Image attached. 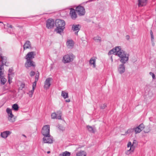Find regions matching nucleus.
Segmentation results:
<instances>
[{
    "instance_id": "obj_1",
    "label": "nucleus",
    "mask_w": 156,
    "mask_h": 156,
    "mask_svg": "<svg viewBox=\"0 0 156 156\" xmlns=\"http://www.w3.org/2000/svg\"><path fill=\"white\" fill-rule=\"evenodd\" d=\"M55 24L56 28L55 30V31L57 33L61 34L63 32L65 28V22L62 20L57 19L55 21Z\"/></svg>"
},
{
    "instance_id": "obj_2",
    "label": "nucleus",
    "mask_w": 156,
    "mask_h": 156,
    "mask_svg": "<svg viewBox=\"0 0 156 156\" xmlns=\"http://www.w3.org/2000/svg\"><path fill=\"white\" fill-rule=\"evenodd\" d=\"M75 58V56L72 53L66 55L63 57L62 62L64 63H69L72 62Z\"/></svg>"
},
{
    "instance_id": "obj_3",
    "label": "nucleus",
    "mask_w": 156,
    "mask_h": 156,
    "mask_svg": "<svg viewBox=\"0 0 156 156\" xmlns=\"http://www.w3.org/2000/svg\"><path fill=\"white\" fill-rule=\"evenodd\" d=\"M120 53V54L118 56L120 58V61L122 63V64H124L128 60L129 55L125 51L122 53Z\"/></svg>"
},
{
    "instance_id": "obj_4",
    "label": "nucleus",
    "mask_w": 156,
    "mask_h": 156,
    "mask_svg": "<svg viewBox=\"0 0 156 156\" xmlns=\"http://www.w3.org/2000/svg\"><path fill=\"white\" fill-rule=\"evenodd\" d=\"M124 51L121 50L120 47H116L115 48H113L110 50L108 53V55L113 54L114 55L119 56V55L120 54V52H123Z\"/></svg>"
},
{
    "instance_id": "obj_5",
    "label": "nucleus",
    "mask_w": 156,
    "mask_h": 156,
    "mask_svg": "<svg viewBox=\"0 0 156 156\" xmlns=\"http://www.w3.org/2000/svg\"><path fill=\"white\" fill-rule=\"evenodd\" d=\"M1 48L0 47V61L1 62V64L0 65V70H2L3 69V66L4 65L7 66L6 64L7 58L5 56H2V55Z\"/></svg>"
},
{
    "instance_id": "obj_6",
    "label": "nucleus",
    "mask_w": 156,
    "mask_h": 156,
    "mask_svg": "<svg viewBox=\"0 0 156 156\" xmlns=\"http://www.w3.org/2000/svg\"><path fill=\"white\" fill-rule=\"evenodd\" d=\"M41 133L44 136L46 135H49V125H46L44 126L41 130Z\"/></svg>"
},
{
    "instance_id": "obj_7",
    "label": "nucleus",
    "mask_w": 156,
    "mask_h": 156,
    "mask_svg": "<svg viewBox=\"0 0 156 156\" xmlns=\"http://www.w3.org/2000/svg\"><path fill=\"white\" fill-rule=\"evenodd\" d=\"M6 111L8 115V120L11 122H14L15 121V119L14 117V115L12 113L11 109L9 108H7L6 109Z\"/></svg>"
},
{
    "instance_id": "obj_8",
    "label": "nucleus",
    "mask_w": 156,
    "mask_h": 156,
    "mask_svg": "<svg viewBox=\"0 0 156 156\" xmlns=\"http://www.w3.org/2000/svg\"><path fill=\"white\" fill-rule=\"evenodd\" d=\"M43 141L44 143L51 144L53 142V137L50 134L49 135L44 136Z\"/></svg>"
},
{
    "instance_id": "obj_9",
    "label": "nucleus",
    "mask_w": 156,
    "mask_h": 156,
    "mask_svg": "<svg viewBox=\"0 0 156 156\" xmlns=\"http://www.w3.org/2000/svg\"><path fill=\"white\" fill-rule=\"evenodd\" d=\"M76 11L80 16H83L85 14V10L83 6H78L76 8Z\"/></svg>"
},
{
    "instance_id": "obj_10",
    "label": "nucleus",
    "mask_w": 156,
    "mask_h": 156,
    "mask_svg": "<svg viewBox=\"0 0 156 156\" xmlns=\"http://www.w3.org/2000/svg\"><path fill=\"white\" fill-rule=\"evenodd\" d=\"M55 23L54 20L48 19L46 22V27L48 29H51L54 26Z\"/></svg>"
},
{
    "instance_id": "obj_11",
    "label": "nucleus",
    "mask_w": 156,
    "mask_h": 156,
    "mask_svg": "<svg viewBox=\"0 0 156 156\" xmlns=\"http://www.w3.org/2000/svg\"><path fill=\"white\" fill-rule=\"evenodd\" d=\"M36 55V52L34 51H31L28 53L25 58L26 60H32L34 58Z\"/></svg>"
},
{
    "instance_id": "obj_12",
    "label": "nucleus",
    "mask_w": 156,
    "mask_h": 156,
    "mask_svg": "<svg viewBox=\"0 0 156 156\" xmlns=\"http://www.w3.org/2000/svg\"><path fill=\"white\" fill-rule=\"evenodd\" d=\"M25 66L27 69L31 66L35 67V62L32 60H27L25 64Z\"/></svg>"
},
{
    "instance_id": "obj_13",
    "label": "nucleus",
    "mask_w": 156,
    "mask_h": 156,
    "mask_svg": "<svg viewBox=\"0 0 156 156\" xmlns=\"http://www.w3.org/2000/svg\"><path fill=\"white\" fill-rule=\"evenodd\" d=\"M81 28V26L79 24H73L72 26V30L75 32V34L77 35L78 33Z\"/></svg>"
},
{
    "instance_id": "obj_14",
    "label": "nucleus",
    "mask_w": 156,
    "mask_h": 156,
    "mask_svg": "<svg viewBox=\"0 0 156 156\" xmlns=\"http://www.w3.org/2000/svg\"><path fill=\"white\" fill-rule=\"evenodd\" d=\"M11 133V132L9 131H5L1 133V136L4 139L6 138Z\"/></svg>"
},
{
    "instance_id": "obj_15",
    "label": "nucleus",
    "mask_w": 156,
    "mask_h": 156,
    "mask_svg": "<svg viewBox=\"0 0 156 156\" xmlns=\"http://www.w3.org/2000/svg\"><path fill=\"white\" fill-rule=\"evenodd\" d=\"M76 11L74 9L72 8L70 9V15L71 18L73 20L75 19L77 17V15Z\"/></svg>"
},
{
    "instance_id": "obj_16",
    "label": "nucleus",
    "mask_w": 156,
    "mask_h": 156,
    "mask_svg": "<svg viewBox=\"0 0 156 156\" xmlns=\"http://www.w3.org/2000/svg\"><path fill=\"white\" fill-rule=\"evenodd\" d=\"M118 70L119 73L122 74L125 71V67L123 64L120 65L118 68Z\"/></svg>"
},
{
    "instance_id": "obj_17",
    "label": "nucleus",
    "mask_w": 156,
    "mask_h": 156,
    "mask_svg": "<svg viewBox=\"0 0 156 156\" xmlns=\"http://www.w3.org/2000/svg\"><path fill=\"white\" fill-rule=\"evenodd\" d=\"M52 80V78L50 77L48 78L46 80L44 83V87L46 89L49 88L51 85L50 82Z\"/></svg>"
},
{
    "instance_id": "obj_18",
    "label": "nucleus",
    "mask_w": 156,
    "mask_h": 156,
    "mask_svg": "<svg viewBox=\"0 0 156 156\" xmlns=\"http://www.w3.org/2000/svg\"><path fill=\"white\" fill-rule=\"evenodd\" d=\"M147 0H138V5L139 7L145 5L147 3Z\"/></svg>"
},
{
    "instance_id": "obj_19",
    "label": "nucleus",
    "mask_w": 156,
    "mask_h": 156,
    "mask_svg": "<svg viewBox=\"0 0 156 156\" xmlns=\"http://www.w3.org/2000/svg\"><path fill=\"white\" fill-rule=\"evenodd\" d=\"M31 43L29 41H26L24 45L23 49L25 50L28 48H31Z\"/></svg>"
},
{
    "instance_id": "obj_20",
    "label": "nucleus",
    "mask_w": 156,
    "mask_h": 156,
    "mask_svg": "<svg viewBox=\"0 0 156 156\" xmlns=\"http://www.w3.org/2000/svg\"><path fill=\"white\" fill-rule=\"evenodd\" d=\"M66 44L69 48H72L74 45L73 41L72 40H68Z\"/></svg>"
},
{
    "instance_id": "obj_21",
    "label": "nucleus",
    "mask_w": 156,
    "mask_h": 156,
    "mask_svg": "<svg viewBox=\"0 0 156 156\" xmlns=\"http://www.w3.org/2000/svg\"><path fill=\"white\" fill-rule=\"evenodd\" d=\"M95 61L96 59L94 58H90V64L91 65H93V67L94 68L95 67Z\"/></svg>"
},
{
    "instance_id": "obj_22",
    "label": "nucleus",
    "mask_w": 156,
    "mask_h": 156,
    "mask_svg": "<svg viewBox=\"0 0 156 156\" xmlns=\"http://www.w3.org/2000/svg\"><path fill=\"white\" fill-rule=\"evenodd\" d=\"M76 156H86V153L84 151H81L76 153Z\"/></svg>"
},
{
    "instance_id": "obj_23",
    "label": "nucleus",
    "mask_w": 156,
    "mask_h": 156,
    "mask_svg": "<svg viewBox=\"0 0 156 156\" xmlns=\"http://www.w3.org/2000/svg\"><path fill=\"white\" fill-rule=\"evenodd\" d=\"M61 95L65 99L68 97V93L65 92V91H62Z\"/></svg>"
},
{
    "instance_id": "obj_24",
    "label": "nucleus",
    "mask_w": 156,
    "mask_h": 156,
    "mask_svg": "<svg viewBox=\"0 0 156 156\" xmlns=\"http://www.w3.org/2000/svg\"><path fill=\"white\" fill-rule=\"evenodd\" d=\"M87 128L88 129L89 131L91 133H94L95 131L94 130L93 127L91 126H87Z\"/></svg>"
},
{
    "instance_id": "obj_25",
    "label": "nucleus",
    "mask_w": 156,
    "mask_h": 156,
    "mask_svg": "<svg viewBox=\"0 0 156 156\" xmlns=\"http://www.w3.org/2000/svg\"><path fill=\"white\" fill-rule=\"evenodd\" d=\"M131 130H134L135 134L139 133L142 131L140 129L137 127L133 128V129H131Z\"/></svg>"
},
{
    "instance_id": "obj_26",
    "label": "nucleus",
    "mask_w": 156,
    "mask_h": 156,
    "mask_svg": "<svg viewBox=\"0 0 156 156\" xmlns=\"http://www.w3.org/2000/svg\"><path fill=\"white\" fill-rule=\"evenodd\" d=\"M12 109L15 111H17L18 110L19 107L16 104H13L12 106Z\"/></svg>"
},
{
    "instance_id": "obj_27",
    "label": "nucleus",
    "mask_w": 156,
    "mask_h": 156,
    "mask_svg": "<svg viewBox=\"0 0 156 156\" xmlns=\"http://www.w3.org/2000/svg\"><path fill=\"white\" fill-rule=\"evenodd\" d=\"M12 70H13V69H10V68L9 69V73L8 74V82H9V84H10L11 83L10 78V76H9V75L11 74Z\"/></svg>"
},
{
    "instance_id": "obj_28",
    "label": "nucleus",
    "mask_w": 156,
    "mask_h": 156,
    "mask_svg": "<svg viewBox=\"0 0 156 156\" xmlns=\"http://www.w3.org/2000/svg\"><path fill=\"white\" fill-rule=\"evenodd\" d=\"M1 79V83L2 84H4L6 81V80L5 78H3L2 77V78H0Z\"/></svg>"
},
{
    "instance_id": "obj_29",
    "label": "nucleus",
    "mask_w": 156,
    "mask_h": 156,
    "mask_svg": "<svg viewBox=\"0 0 156 156\" xmlns=\"http://www.w3.org/2000/svg\"><path fill=\"white\" fill-rule=\"evenodd\" d=\"M133 146V145H132V143H131V142H129L127 144V147H130V148L129 150L127 151V153L129 152L130 151H131V147Z\"/></svg>"
},
{
    "instance_id": "obj_30",
    "label": "nucleus",
    "mask_w": 156,
    "mask_h": 156,
    "mask_svg": "<svg viewBox=\"0 0 156 156\" xmlns=\"http://www.w3.org/2000/svg\"><path fill=\"white\" fill-rule=\"evenodd\" d=\"M137 127L139 128L142 131L144 128V126L143 123H141Z\"/></svg>"
},
{
    "instance_id": "obj_31",
    "label": "nucleus",
    "mask_w": 156,
    "mask_h": 156,
    "mask_svg": "<svg viewBox=\"0 0 156 156\" xmlns=\"http://www.w3.org/2000/svg\"><path fill=\"white\" fill-rule=\"evenodd\" d=\"M94 39L97 42H100L101 41V37L98 36L95 37L94 38Z\"/></svg>"
},
{
    "instance_id": "obj_32",
    "label": "nucleus",
    "mask_w": 156,
    "mask_h": 156,
    "mask_svg": "<svg viewBox=\"0 0 156 156\" xmlns=\"http://www.w3.org/2000/svg\"><path fill=\"white\" fill-rule=\"evenodd\" d=\"M64 156H69L70 155V153L68 151H66L63 153Z\"/></svg>"
},
{
    "instance_id": "obj_33",
    "label": "nucleus",
    "mask_w": 156,
    "mask_h": 156,
    "mask_svg": "<svg viewBox=\"0 0 156 156\" xmlns=\"http://www.w3.org/2000/svg\"><path fill=\"white\" fill-rule=\"evenodd\" d=\"M57 114L55 113H52L51 115V116L52 119H56L57 117Z\"/></svg>"
},
{
    "instance_id": "obj_34",
    "label": "nucleus",
    "mask_w": 156,
    "mask_h": 156,
    "mask_svg": "<svg viewBox=\"0 0 156 156\" xmlns=\"http://www.w3.org/2000/svg\"><path fill=\"white\" fill-rule=\"evenodd\" d=\"M106 106V104L105 103L101 104L100 106V107L101 109H104L105 108Z\"/></svg>"
},
{
    "instance_id": "obj_35",
    "label": "nucleus",
    "mask_w": 156,
    "mask_h": 156,
    "mask_svg": "<svg viewBox=\"0 0 156 156\" xmlns=\"http://www.w3.org/2000/svg\"><path fill=\"white\" fill-rule=\"evenodd\" d=\"M34 88L33 87H32V90H31L29 92L30 93V94L29 96L30 97H32L33 94L34 93Z\"/></svg>"
},
{
    "instance_id": "obj_36",
    "label": "nucleus",
    "mask_w": 156,
    "mask_h": 156,
    "mask_svg": "<svg viewBox=\"0 0 156 156\" xmlns=\"http://www.w3.org/2000/svg\"><path fill=\"white\" fill-rule=\"evenodd\" d=\"M25 86V84L23 83H21L20 84V87H19V88L20 90H22L24 88Z\"/></svg>"
},
{
    "instance_id": "obj_37",
    "label": "nucleus",
    "mask_w": 156,
    "mask_h": 156,
    "mask_svg": "<svg viewBox=\"0 0 156 156\" xmlns=\"http://www.w3.org/2000/svg\"><path fill=\"white\" fill-rule=\"evenodd\" d=\"M39 74L38 73L37 74H36V75L35 76V81H38V78H39Z\"/></svg>"
},
{
    "instance_id": "obj_38",
    "label": "nucleus",
    "mask_w": 156,
    "mask_h": 156,
    "mask_svg": "<svg viewBox=\"0 0 156 156\" xmlns=\"http://www.w3.org/2000/svg\"><path fill=\"white\" fill-rule=\"evenodd\" d=\"M149 74L151 76H152V77L153 79H154L155 78V75L154 73H152L151 72H150Z\"/></svg>"
},
{
    "instance_id": "obj_39",
    "label": "nucleus",
    "mask_w": 156,
    "mask_h": 156,
    "mask_svg": "<svg viewBox=\"0 0 156 156\" xmlns=\"http://www.w3.org/2000/svg\"><path fill=\"white\" fill-rule=\"evenodd\" d=\"M37 81H36L35 80L34 82L33 83L32 87H34L35 88V87H36V85L37 83Z\"/></svg>"
},
{
    "instance_id": "obj_40",
    "label": "nucleus",
    "mask_w": 156,
    "mask_h": 156,
    "mask_svg": "<svg viewBox=\"0 0 156 156\" xmlns=\"http://www.w3.org/2000/svg\"><path fill=\"white\" fill-rule=\"evenodd\" d=\"M131 130V129H128L127 131H126L125 132V133L124 134H122V135H126V134H127L128 133H129L130 132Z\"/></svg>"
},
{
    "instance_id": "obj_41",
    "label": "nucleus",
    "mask_w": 156,
    "mask_h": 156,
    "mask_svg": "<svg viewBox=\"0 0 156 156\" xmlns=\"http://www.w3.org/2000/svg\"><path fill=\"white\" fill-rule=\"evenodd\" d=\"M35 74V72L34 71H32L30 73V75L31 76H32Z\"/></svg>"
},
{
    "instance_id": "obj_42",
    "label": "nucleus",
    "mask_w": 156,
    "mask_h": 156,
    "mask_svg": "<svg viewBox=\"0 0 156 156\" xmlns=\"http://www.w3.org/2000/svg\"><path fill=\"white\" fill-rule=\"evenodd\" d=\"M61 115L60 114L59 115H57V117L56 119H61Z\"/></svg>"
},
{
    "instance_id": "obj_43",
    "label": "nucleus",
    "mask_w": 156,
    "mask_h": 156,
    "mask_svg": "<svg viewBox=\"0 0 156 156\" xmlns=\"http://www.w3.org/2000/svg\"><path fill=\"white\" fill-rule=\"evenodd\" d=\"M2 70H0V79L3 77L2 76V75L3 74V73L1 71Z\"/></svg>"
},
{
    "instance_id": "obj_44",
    "label": "nucleus",
    "mask_w": 156,
    "mask_h": 156,
    "mask_svg": "<svg viewBox=\"0 0 156 156\" xmlns=\"http://www.w3.org/2000/svg\"><path fill=\"white\" fill-rule=\"evenodd\" d=\"M151 38L152 42H153V41H154V36H151Z\"/></svg>"
},
{
    "instance_id": "obj_45",
    "label": "nucleus",
    "mask_w": 156,
    "mask_h": 156,
    "mask_svg": "<svg viewBox=\"0 0 156 156\" xmlns=\"http://www.w3.org/2000/svg\"><path fill=\"white\" fill-rule=\"evenodd\" d=\"M8 27L11 28H13V27L12 25H9V24H8Z\"/></svg>"
},
{
    "instance_id": "obj_46",
    "label": "nucleus",
    "mask_w": 156,
    "mask_h": 156,
    "mask_svg": "<svg viewBox=\"0 0 156 156\" xmlns=\"http://www.w3.org/2000/svg\"><path fill=\"white\" fill-rule=\"evenodd\" d=\"M65 101L66 102H70V100L69 99H66L65 100Z\"/></svg>"
},
{
    "instance_id": "obj_47",
    "label": "nucleus",
    "mask_w": 156,
    "mask_h": 156,
    "mask_svg": "<svg viewBox=\"0 0 156 156\" xmlns=\"http://www.w3.org/2000/svg\"><path fill=\"white\" fill-rule=\"evenodd\" d=\"M126 39H127V40H129V36L128 35H127L126 36Z\"/></svg>"
},
{
    "instance_id": "obj_48",
    "label": "nucleus",
    "mask_w": 156,
    "mask_h": 156,
    "mask_svg": "<svg viewBox=\"0 0 156 156\" xmlns=\"http://www.w3.org/2000/svg\"><path fill=\"white\" fill-rule=\"evenodd\" d=\"M150 35L152 34H153V32H152V30H150Z\"/></svg>"
},
{
    "instance_id": "obj_49",
    "label": "nucleus",
    "mask_w": 156,
    "mask_h": 156,
    "mask_svg": "<svg viewBox=\"0 0 156 156\" xmlns=\"http://www.w3.org/2000/svg\"><path fill=\"white\" fill-rule=\"evenodd\" d=\"M152 45L153 46H154V41H153V42H152Z\"/></svg>"
},
{
    "instance_id": "obj_50",
    "label": "nucleus",
    "mask_w": 156,
    "mask_h": 156,
    "mask_svg": "<svg viewBox=\"0 0 156 156\" xmlns=\"http://www.w3.org/2000/svg\"><path fill=\"white\" fill-rule=\"evenodd\" d=\"M59 156H64V155H63V154H60L59 155Z\"/></svg>"
},
{
    "instance_id": "obj_51",
    "label": "nucleus",
    "mask_w": 156,
    "mask_h": 156,
    "mask_svg": "<svg viewBox=\"0 0 156 156\" xmlns=\"http://www.w3.org/2000/svg\"><path fill=\"white\" fill-rule=\"evenodd\" d=\"M50 153V151H48L47 152V154H49Z\"/></svg>"
},
{
    "instance_id": "obj_52",
    "label": "nucleus",
    "mask_w": 156,
    "mask_h": 156,
    "mask_svg": "<svg viewBox=\"0 0 156 156\" xmlns=\"http://www.w3.org/2000/svg\"><path fill=\"white\" fill-rule=\"evenodd\" d=\"M23 136H24L25 137H26V136L25 135L23 134Z\"/></svg>"
},
{
    "instance_id": "obj_53",
    "label": "nucleus",
    "mask_w": 156,
    "mask_h": 156,
    "mask_svg": "<svg viewBox=\"0 0 156 156\" xmlns=\"http://www.w3.org/2000/svg\"><path fill=\"white\" fill-rule=\"evenodd\" d=\"M151 36H154L153 34H151Z\"/></svg>"
},
{
    "instance_id": "obj_54",
    "label": "nucleus",
    "mask_w": 156,
    "mask_h": 156,
    "mask_svg": "<svg viewBox=\"0 0 156 156\" xmlns=\"http://www.w3.org/2000/svg\"><path fill=\"white\" fill-rule=\"evenodd\" d=\"M144 132L145 133H147L148 132V131H147V132H145V131H144Z\"/></svg>"
},
{
    "instance_id": "obj_55",
    "label": "nucleus",
    "mask_w": 156,
    "mask_h": 156,
    "mask_svg": "<svg viewBox=\"0 0 156 156\" xmlns=\"http://www.w3.org/2000/svg\"><path fill=\"white\" fill-rule=\"evenodd\" d=\"M93 1V0H91L89 1V2H91V1Z\"/></svg>"
},
{
    "instance_id": "obj_56",
    "label": "nucleus",
    "mask_w": 156,
    "mask_h": 156,
    "mask_svg": "<svg viewBox=\"0 0 156 156\" xmlns=\"http://www.w3.org/2000/svg\"><path fill=\"white\" fill-rule=\"evenodd\" d=\"M111 59H112V60H112V57L111 58Z\"/></svg>"
},
{
    "instance_id": "obj_57",
    "label": "nucleus",
    "mask_w": 156,
    "mask_h": 156,
    "mask_svg": "<svg viewBox=\"0 0 156 156\" xmlns=\"http://www.w3.org/2000/svg\"><path fill=\"white\" fill-rule=\"evenodd\" d=\"M2 23V22H0V23Z\"/></svg>"
}]
</instances>
